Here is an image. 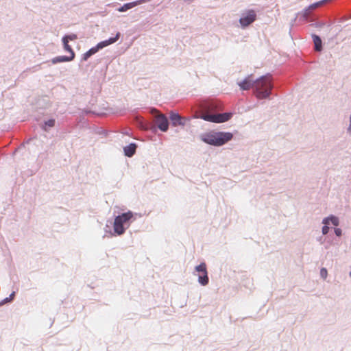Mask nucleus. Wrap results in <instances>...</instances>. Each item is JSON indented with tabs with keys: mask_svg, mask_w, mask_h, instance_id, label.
I'll list each match as a JSON object with an SVG mask.
<instances>
[{
	"mask_svg": "<svg viewBox=\"0 0 351 351\" xmlns=\"http://www.w3.org/2000/svg\"><path fill=\"white\" fill-rule=\"evenodd\" d=\"M329 0H322L319 2H317V3H313L311 5H310L308 8L309 9V10H313V9H315L317 8H318L319 6L323 5L324 3H326V2H328Z\"/></svg>",
	"mask_w": 351,
	"mask_h": 351,
	"instance_id": "f3484780",
	"label": "nucleus"
},
{
	"mask_svg": "<svg viewBox=\"0 0 351 351\" xmlns=\"http://www.w3.org/2000/svg\"><path fill=\"white\" fill-rule=\"evenodd\" d=\"M152 113H155V123L158 128L162 132H167L169 128V121L167 118L162 114H160L156 109L152 110Z\"/></svg>",
	"mask_w": 351,
	"mask_h": 351,
	"instance_id": "0eeeda50",
	"label": "nucleus"
},
{
	"mask_svg": "<svg viewBox=\"0 0 351 351\" xmlns=\"http://www.w3.org/2000/svg\"><path fill=\"white\" fill-rule=\"evenodd\" d=\"M119 36H120V33L118 32V33H117L115 37L110 38L108 40H106L99 43L97 44V48H99V49H101L111 44L114 43L119 39Z\"/></svg>",
	"mask_w": 351,
	"mask_h": 351,
	"instance_id": "9b49d317",
	"label": "nucleus"
},
{
	"mask_svg": "<svg viewBox=\"0 0 351 351\" xmlns=\"http://www.w3.org/2000/svg\"><path fill=\"white\" fill-rule=\"evenodd\" d=\"M74 58H75V53H72V56H60L55 57L51 60V62H52V64H55L64 62H69V61L73 60L74 59Z\"/></svg>",
	"mask_w": 351,
	"mask_h": 351,
	"instance_id": "f8f14e48",
	"label": "nucleus"
},
{
	"mask_svg": "<svg viewBox=\"0 0 351 351\" xmlns=\"http://www.w3.org/2000/svg\"><path fill=\"white\" fill-rule=\"evenodd\" d=\"M232 112H226L222 114H210L208 112L203 113L198 117L199 118L209 122L213 123H223L231 119L232 117Z\"/></svg>",
	"mask_w": 351,
	"mask_h": 351,
	"instance_id": "39448f33",
	"label": "nucleus"
},
{
	"mask_svg": "<svg viewBox=\"0 0 351 351\" xmlns=\"http://www.w3.org/2000/svg\"><path fill=\"white\" fill-rule=\"evenodd\" d=\"M62 38H66V40L69 42V40H74L77 38V35L75 34H71L69 35H66L64 36Z\"/></svg>",
	"mask_w": 351,
	"mask_h": 351,
	"instance_id": "412c9836",
	"label": "nucleus"
},
{
	"mask_svg": "<svg viewBox=\"0 0 351 351\" xmlns=\"http://www.w3.org/2000/svg\"><path fill=\"white\" fill-rule=\"evenodd\" d=\"M62 43L64 46V49L70 53L71 56H72V53H74L71 46L69 45V42L66 40V38H62Z\"/></svg>",
	"mask_w": 351,
	"mask_h": 351,
	"instance_id": "dca6fc26",
	"label": "nucleus"
},
{
	"mask_svg": "<svg viewBox=\"0 0 351 351\" xmlns=\"http://www.w3.org/2000/svg\"><path fill=\"white\" fill-rule=\"evenodd\" d=\"M312 37H313V40L314 45H315V49L317 51H322V40L319 38V36L314 34L312 36Z\"/></svg>",
	"mask_w": 351,
	"mask_h": 351,
	"instance_id": "2eb2a0df",
	"label": "nucleus"
},
{
	"mask_svg": "<svg viewBox=\"0 0 351 351\" xmlns=\"http://www.w3.org/2000/svg\"><path fill=\"white\" fill-rule=\"evenodd\" d=\"M257 18L256 12L252 9H247L243 11L239 20L242 29H245L252 24Z\"/></svg>",
	"mask_w": 351,
	"mask_h": 351,
	"instance_id": "20e7f679",
	"label": "nucleus"
},
{
	"mask_svg": "<svg viewBox=\"0 0 351 351\" xmlns=\"http://www.w3.org/2000/svg\"><path fill=\"white\" fill-rule=\"evenodd\" d=\"M148 1H149V0H137L135 1L123 4L119 8H118V11L121 12H125L130 9L133 8L134 7H135L136 5H141L142 3H146Z\"/></svg>",
	"mask_w": 351,
	"mask_h": 351,
	"instance_id": "9d476101",
	"label": "nucleus"
},
{
	"mask_svg": "<svg viewBox=\"0 0 351 351\" xmlns=\"http://www.w3.org/2000/svg\"><path fill=\"white\" fill-rule=\"evenodd\" d=\"M169 119L171 121L173 126L176 127L178 125L184 126L185 125V118L181 117L179 114L175 112H171Z\"/></svg>",
	"mask_w": 351,
	"mask_h": 351,
	"instance_id": "1a4fd4ad",
	"label": "nucleus"
},
{
	"mask_svg": "<svg viewBox=\"0 0 351 351\" xmlns=\"http://www.w3.org/2000/svg\"><path fill=\"white\" fill-rule=\"evenodd\" d=\"M349 276L351 278V271L349 272Z\"/></svg>",
	"mask_w": 351,
	"mask_h": 351,
	"instance_id": "bb28decb",
	"label": "nucleus"
},
{
	"mask_svg": "<svg viewBox=\"0 0 351 351\" xmlns=\"http://www.w3.org/2000/svg\"><path fill=\"white\" fill-rule=\"evenodd\" d=\"M328 231H329V227H328V225H324L323 227H322V232L324 235H326L328 233Z\"/></svg>",
	"mask_w": 351,
	"mask_h": 351,
	"instance_id": "5701e85b",
	"label": "nucleus"
},
{
	"mask_svg": "<svg viewBox=\"0 0 351 351\" xmlns=\"http://www.w3.org/2000/svg\"><path fill=\"white\" fill-rule=\"evenodd\" d=\"M335 233L337 237H341L342 234V230L340 228H335Z\"/></svg>",
	"mask_w": 351,
	"mask_h": 351,
	"instance_id": "a878e982",
	"label": "nucleus"
},
{
	"mask_svg": "<svg viewBox=\"0 0 351 351\" xmlns=\"http://www.w3.org/2000/svg\"><path fill=\"white\" fill-rule=\"evenodd\" d=\"M90 56L91 55L88 51H86L82 56V60L86 61Z\"/></svg>",
	"mask_w": 351,
	"mask_h": 351,
	"instance_id": "393cba45",
	"label": "nucleus"
},
{
	"mask_svg": "<svg viewBox=\"0 0 351 351\" xmlns=\"http://www.w3.org/2000/svg\"><path fill=\"white\" fill-rule=\"evenodd\" d=\"M309 12H310V10L308 8H306L305 10H304L302 12L304 18L307 19L309 15Z\"/></svg>",
	"mask_w": 351,
	"mask_h": 351,
	"instance_id": "b1692460",
	"label": "nucleus"
},
{
	"mask_svg": "<svg viewBox=\"0 0 351 351\" xmlns=\"http://www.w3.org/2000/svg\"><path fill=\"white\" fill-rule=\"evenodd\" d=\"M322 223L324 225H330L331 223L335 226H339V221L338 217L334 215H330L329 217L324 218L322 220Z\"/></svg>",
	"mask_w": 351,
	"mask_h": 351,
	"instance_id": "4468645a",
	"label": "nucleus"
},
{
	"mask_svg": "<svg viewBox=\"0 0 351 351\" xmlns=\"http://www.w3.org/2000/svg\"><path fill=\"white\" fill-rule=\"evenodd\" d=\"M54 124H55V120L54 119H49L48 121H46L45 122V124H44V126H43V129L45 130H47V127H49V128L53 127Z\"/></svg>",
	"mask_w": 351,
	"mask_h": 351,
	"instance_id": "6ab92c4d",
	"label": "nucleus"
},
{
	"mask_svg": "<svg viewBox=\"0 0 351 351\" xmlns=\"http://www.w3.org/2000/svg\"><path fill=\"white\" fill-rule=\"evenodd\" d=\"M273 85L269 75H263L255 80L254 94L259 99L269 98L271 93Z\"/></svg>",
	"mask_w": 351,
	"mask_h": 351,
	"instance_id": "7ed1b4c3",
	"label": "nucleus"
},
{
	"mask_svg": "<svg viewBox=\"0 0 351 351\" xmlns=\"http://www.w3.org/2000/svg\"><path fill=\"white\" fill-rule=\"evenodd\" d=\"M194 275L198 276V282L202 286H206L209 282L206 265L204 262L195 267Z\"/></svg>",
	"mask_w": 351,
	"mask_h": 351,
	"instance_id": "423d86ee",
	"label": "nucleus"
},
{
	"mask_svg": "<svg viewBox=\"0 0 351 351\" xmlns=\"http://www.w3.org/2000/svg\"><path fill=\"white\" fill-rule=\"evenodd\" d=\"M137 216V213H133L131 210L116 216L113 223V232L110 231V235H123L131 223L136 219Z\"/></svg>",
	"mask_w": 351,
	"mask_h": 351,
	"instance_id": "f257e3e1",
	"label": "nucleus"
},
{
	"mask_svg": "<svg viewBox=\"0 0 351 351\" xmlns=\"http://www.w3.org/2000/svg\"><path fill=\"white\" fill-rule=\"evenodd\" d=\"M327 276H328V271H327L326 268H325V267L321 268L320 277L322 279L326 280L327 278Z\"/></svg>",
	"mask_w": 351,
	"mask_h": 351,
	"instance_id": "aec40b11",
	"label": "nucleus"
},
{
	"mask_svg": "<svg viewBox=\"0 0 351 351\" xmlns=\"http://www.w3.org/2000/svg\"><path fill=\"white\" fill-rule=\"evenodd\" d=\"M99 50V48H97V45L95 47H92L90 49L88 52L93 56V54L96 53Z\"/></svg>",
	"mask_w": 351,
	"mask_h": 351,
	"instance_id": "4be33fe9",
	"label": "nucleus"
},
{
	"mask_svg": "<svg viewBox=\"0 0 351 351\" xmlns=\"http://www.w3.org/2000/svg\"><path fill=\"white\" fill-rule=\"evenodd\" d=\"M255 80L252 78V75H247L243 81L237 83L238 86L243 90H250L251 88H254Z\"/></svg>",
	"mask_w": 351,
	"mask_h": 351,
	"instance_id": "6e6552de",
	"label": "nucleus"
},
{
	"mask_svg": "<svg viewBox=\"0 0 351 351\" xmlns=\"http://www.w3.org/2000/svg\"><path fill=\"white\" fill-rule=\"evenodd\" d=\"M14 296H15V291H13L10 295L9 297L5 298V299H3L2 301L0 302V306L3 305V304H6L8 302H11L14 299Z\"/></svg>",
	"mask_w": 351,
	"mask_h": 351,
	"instance_id": "a211bd4d",
	"label": "nucleus"
},
{
	"mask_svg": "<svg viewBox=\"0 0 351 351\" xmlns=\"http://www.w3.org/2000/svg\"><path fill=\"white\" fill-rule=\"evenodd\" d=\"M136 147L137 146L135 143H130L123 147L124 154L128 157H132L135 154Z\"/></svg>",
	"mask_w": 351,
	"mask_h": 351,
	"instance_id": "ddd939ff",
	"label": "nucleus"
},
{
	"mask_svg": "<svg viewBox=\"0 0 351 351\" xmlns=\"http://www.w3.org/2000/svg\"><path fill=\"white\" fill-rule=\"evenodd\" d=\"M233 138V134L229 132L210 131L200 135V139L206 144L219 147L225 145Z\"/></svg>",
	"mask_w": 351,
	"mask_h": 351,
	"instance_id": "f03ea898",
	"label": "nucleus"
}]
</instances>
